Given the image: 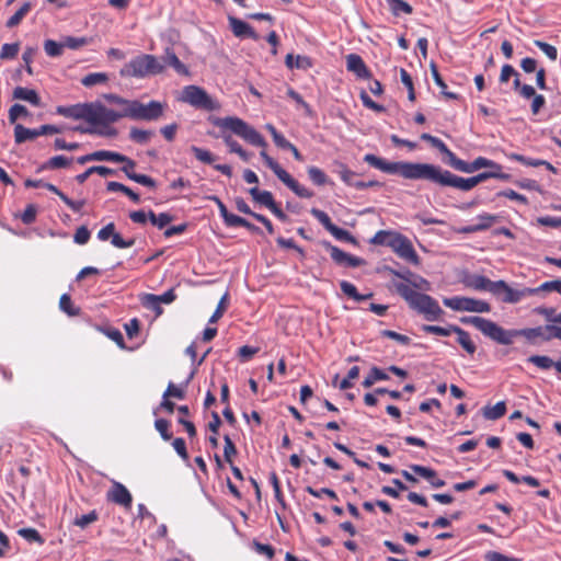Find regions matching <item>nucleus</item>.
Listing matches in <instances>:
<instances>
[{"label":"nucleus","mask_w":561,"mask_h":561,"mask_svg":"<svg viewBox=\"0 0 561 561\" xmlns=\"http://www.w3.org/2000/svg\"><path fill=\"white\" fill-rule=\"evenodd\" d=\"M364 161L388 174H399L407 180H426L436 185L443 187H455L462 192L471 191L478 184L489 179H493L494 176L493 173H489L486 171L465 179L451 173L448 170H444L436 164L404 161L389 162L373 153H367L364 157Z\"/></svg>","instance_id":"f257e3e1"},{"label":"nucleus","mask_w":561,"mask_h":561,"mask_svg":"<svg viewBox=\"0 0 561 561\" xmlns=\"http://www.w3.org/2000/svg\"><path fill=\"white\" fill-rule=\"evenodd\" d=\"M210 123L220 129H229L232 134L240 137L248 144L262 148L260 152L261 158L265 164L275 173L288 188H290L297 196L301 198H311L313 192L300 185L286 170H284L278 162L267 154L265 148L267 142L264 137L245 121L237 116L227 117H210Z\"/></svg>","instance_id":"f03ea898"},{"label":"nucleus","mask_w":561,"mask_h":561,"mask_svg":"<svg viewBox=\"0 0 561 561\" xmlns=\"http://www.w3.org/2000/svg\"><path fill=\"white\" fill-rule=\"evenodd\" d=\"M393 287L408 302L409 307L422 313L427 321H436L444 313L443 309L433 297L415 291L409 284L393 283Z\"/></svg>","instance_id":"7ed1b4c3"},{"label":"nucleus","mask_w":561,"mask_h":561,"mask_svg":"<svg viewBox=\"0 0 561 561\" xmlns=\"http://www.w3.org/2000/svg\"><path fill=\"white\" fill-rule=\"evenodd\" d=\"M460 282L467 288L488 291L505 304H517V297H514V288L510 287L505 280H491L483 275L465 273Z\"/></svg>","instance_id":"20e7f679"},{"label":"nucleus","mask_w":561,"mask_h":561,"mask_svg":"<svg viewBox=\"0 0 561 561\" xmlns=\"http://www.w3.org/2000/svg\"><path fill=\"white\" fill-rule=\"evenodd\" d=\"M164 66L153 55L142 54L133 58L121 70L123 77L145 78L161 73Z\"/></svg>","instance_id":"39448f33"},{"label":"nucleus","mask_w":561,"mask_h":561,"mask_svg":"<svg viewBox=\"0 0 561 561\" xmlns=\"http://www.w3.org/2000/svg\"><path fill=\"white\" fill-rule=\"evenodd\" d=\"M180 100L196 108L206 111H214L218 108V104L209 96V94L204 89L196 85L185 87Z\"/></svg>","instance_id":"423d86ee"},{"label":"nucleus","mask_w":561,"mask_h":561,"mask_svg":"<svg viewBox=\"0 0 561 561\" xmlns=\"http://www.w3.org/2000/svg\"><path fill=\"white\" fill-rule=\"evenodd\" d=\"M443 304L455 311H468L479 313L491 311V306L489 302L470 297L455 296L450 298H444Z\"/></svg>","instance_id":"0eeeda50"},{"label":"nucleus","mask_w":561,"mask_h":561,"mask_svg":"<svg viewBox=\"0 0 561 561\" xmlns=\"http://www.w3.org/2000/svg\"><path fill=\"white\" fill-rule=\"evenodd\" d=\"M501 332L497 343L502 345L512 344L513 340L518 336H524L531 344H537L539 341L545 342L542 327L514 330H505L501 327Z\"/></svg>","instance_id":"6e6552de"},{"label":"nucleus","mask_w":561,"mask_h":561,"mask_svg":"<svg viewBox=\"0 0 561 561\" xmlns=\"http://www.w3.org/2000/svg\"><path fill=\"white\" fill-rule=\"evenodd\" d=\"M117 122L116 111L100 102L89 103L88 123L94 126L107 127Z\"/></svg>","instance_id":"1a4fd4ad"},{"label":"nucleus","mask_w":561,"mask_h":561,"mask_svg":"<svg viewBox=\"0 0 561 561\" xmlns=\"http://www.w3.org/2000/svg\"><path fill=\"white\" fill-rule=\"evenodd\" d=\"M165 104L159 101H150L144 104L138 100H134V121L152 122L158 121L164 113Z\"/></svg>","instance_id":"9d476101"},{"label":"nucleus","mask_w":561,"mask_h":561,"mask_svg":"<svg viewBox=\"0 0 561 561\" xmlns=\"http://www.w3.org/2000/svg\"><path fill=\"white\" fill-rule=\"evenodd\" d=\"M390 248L396 252L401 259L407 262L419 265L420 257L415 252L411 241L402 236L401 233L394 232L390 242Z\"/></svg>","instance_id":"9b49d317"},{"label":"nucleus","mask_w":561,"mask_h":561,"mask_svg":"<svg viewBox=\"0 0 561 561\" xmlns=\"http://www.w3.org/2000/svg\"><path fill=\"white\" fill-rule=\"evenodd\" d=\"M460 321L463 324L473 325L485 336L495 341L496 343L499 342L500 334H502L501 327L497 323L478 316L462 317Z\"/></svg>","instance_id":"f8f14e48"},{"label":"nucleus","mask_w":561,"mask_h":561,"mask_svg":"<svg viewBox=\"0 0 561 561\" xmlns=\"http://www.w3.org/2000/svg\"><path fill=\"white\" fill-rule=\"evenodd\" d=\"M551 291H556L561 295V279L545 282L536 288L524 287L522 289H514V297H517L518 302L525 297L539 295L541 293L547 294Z\"/></svg>","instance_id":"ddd939ff"},{"label":"nucleus","mask_w":561,"mask_h":561,"mask_svg":"<svg viewBox=\"0 0 561 561\" xmlns=\"http://www.w3.org/2000/svg\"><path fill=\"white\" fill-rule=\"evenodd\" d=\"M108 500L126 508L131 506L133 497L125 485L115 482L107 494Z\"/></svg>","instance_id":"4468645a"},{"label":"nucleus","mask_w":561,"mask_h":561,"mask_svg":"<svg viewBox=\"0 0 561 561\" xmlns=\"http://www.w3.org/2000/svg\"><path fill=\"white\" fill-rule=\"evenodd\" d=\"M346 69L360 79H370L371 72L365 65L363 58L357 54L346 56Z\"/></svg>","instance_id":"2eb2a0df"},{"label":"nucleus","mask_w":561,"mask_h":561,"mask_svg":"<svg viewBox=\"0 0 561 561\" xmlns=\"http://www.w3.org/2000/svg\"><path fill=\"white\" fill-rule=\"evenodd\" d=\"M228 21L234 36L250 37L254 41L260 39L259 34L253 30V27L250 24L245 23L244 21L234 16H229Z\"/></svg>","instance_id":"dca6fc26"},{"label":"nucleus","mask_w":561,"mask_h":561,"mask_svg":"<svg viewBox=\"0 0 561 561\" xmlns=\"http://www.w3.org/2000/svg\"><path fill=\"white\" fill-rule=\"evenodd\" d=\"M57 114L73 119H84L88 122L89 103H78L70 106H58Z\"/></svg>","instance_id":"f3484780"},{"label":"nucleus","mask_w":561,"mask_h":561,"mask_svg":"<svg viewBox=\"0 0 561 561\" xmlns=\"http://www.w3.org/2000/svg\"><path fill=\"white\" fill-rule=\"evenodd\" d=\"M410 469L419 474L420 477L426 479L432 486L434 488H442L445 485V481L443 479H439L437 477V473L435 470H433L432 468H428V467H424V466H421V465H412L410 466Z\"/></svg>","instance_id":"a211bd4d"},{"label":"nucleus","mask_w":561,"mask_h":561,"mask_svg":"<svg viewBox=\"0 0 561 561\" xmlns=\"http://www.w3.org/2000/svg\"><path fill=\"white\" fill-rule=\"evenodd\" d=\"M13 99L26 101L34 106L41 105V98L38 96L37 92L33 89L16 87L13 90Z\"/></svg>","instance_id":"6ab92c4d"},{"label":"nucleus","mask_w":561,"mask_h":561,"mask_svg":"<svg viewBox=\"0 0 561 561\" xmlns=\"http://www.w3.org/2000/svg\"><path fill=\"white\" fill-rule=\"evenodd\" d=\"M93 173H98L101 176H108L114 175L116 171L104 165H93L88 168L83 173L78 174L76 176V180L79 184H83L88 180V178Z\"/></svg>","instance_id":"aec40b11"},{"label":"nucleus","mask_w":561,"mask_h":561,"mask_svg":"<svg viewBox=\"0 0 561 561\" xmlns=\"http://www.w3.org/2000/svg\"><path fill=\"white\" fill-rule=\"evenodd\" d=\"M39 136L38 129H30L21 124H16L14 127V138L16 144H22L27 140H33Z\"/></svg>","instance_id":"412c9836"},{"label":"nucleus","mask_w":561,"mask_h":561,"mask_svg":"<svg viewBox=\"0 0 561 561\" xmlns=\"http://www.w3.org/2000/svg\"><path fill=\"white\" fill-rule=\"evenodd\" d=\"M249 193L255 202L268 209L275 204L273 194L268 191H260L257 187H252L249 190Z\"/></svg>","instance_id":"4be33fe9"},{"label":"nucleus","mask_w":561,"mask_h":561,"mask_svg":"<svg viewBox=\"0 0 561 561\" xmlns=\"http://www.w3.org/2000/svg\"><path fill=\"white\" fill-rule=\"evenodd\" d=\"M340 287L344 295L348 296L350 298H352L358 302L373 297V293H369L367 295L359 294L357 291V288L352 283H350L347 280H342L340 283Z\"/></svg>","instance_id":"5701e85b"},{"label":"nucleus","mask_w":561,"mask_h":561,"mask_svg":"<svg viewBox=\"0 0 561 561\" xmlns=\"http://www.w3.org/2000/svg\"><path fill=\"white\" fill-rule=\"evenodd\" d=\"M453 330L454 333L458 335V343L463 347V350L469 354H473L477 350V346L471 341L469 333L459 327H454Z\"/></svg>","instance_id":"b1692460"},{"label":"nucleus","mask_w":561,"mask_h":561,"mask_svg":"<svg viewBox=\"0 0 561 561\" xmlns=\"http://www.w3.org/2000/svg\"><path fill=\"white\" fill-rule=\"evenodd\" d=\"M285 65L289 68L308 69L311 67V59L307 56H296L288 54L285 59Z\"/></svg>","instance_id":"393cba45"},{"label":"nucleus","mask_w":561,"mask_h":561,"mask_svg":"<svg viewBox=\"0 0 561 561\" xmlns=\"http://www.w3.org/2000/svg\"><path fill=\"white\" fill-rule=\"evenodd\" d=\"M322 245L330 251L332 260L339 265H347L348 253L339 249L335 245H332L329 241H323Z\"/></svg>","instance_id":"a878e982"},{"label":"nucleus","mask_w":561,"mask_h":561,"mask_svg":"<svg viewBox=\"0 0 561 561\" xmlns=\"http://www.w3.org/2000/svg\"><path fill=\"white\" fill-rule=\"evenodd\" d=\"M506 412V405L504 401L497 402L493 407H484L483 409V416L486 420H499L502 417Z\"/></svg>","instance_id":"bb28decb"},{"label":"nucleus","mask_w":561,"mask_h":561,"mask_svg":"<svg viewBox=\"0 0 561 561\" xmlns=\"http://www.w3.org/2000/svg\"><path fill=\"white\" fill-rule=\"evenodd\" d=\"M391 13L394 16H399L401 13L411 14L413 12V8L403 0H386Z\"/></svg>","instance_id":"cd10ccee"},{"label":"nucleus","mask_w":561,"mask_h":561,"mask_svg":"<svg viewBox=\"0 0 561 561\" xmlns=\"http://www.w3.org/2000/svg\"><path fill=\"white\" fill-rule=\"evenodd\" d=\"M163 61L165 65L174 68L179 73H186L185 66L181 62V60L178 58V56L172 49H165Z\"/></svg>","instance_id":"c85d7f7f"},{"label":"nucleus","mask_w":561,"mask_h":561,"mask_svg":"<svg viewBox=\"0 0 561 561\" xmlns=\"http://www.w3.org/2000/svg\"><path fill=\"white\" fill-rule=\"evenodd\" d=\"M152 136V130L139 129L137 127H131L129 130L130 140L139 145H146Z\"/></svg>","instance_id":"c756f323"},{"label":"nucleus","mask_w":561,"mask_h":561,"mask_svg":"<svg viewBox=\"0 0 561 561\" xmlns=\"http://www.w3.org/2000/svg\"><path fill=\"white\" fill-rule=\"evenodd\" d=\"M389 376L380 368L373 367L369 375L363 380L362 385L365 388H370L377 380H387Z\"/></svg>","instance_id":"7c9ffc66"},{"label":"nucleus","mask_w":561,"mask_h":561,"mask_svg":"<svg viewBox=\"0 0 561 561\" xmlns=\"http://www.w3.org/2000/svg\"><path fill=\"white\" fill-rule=\"evenodd\" d=\"M470 165H471V173H473L482 168L495 169L497 171L502 170L501 164H499L490 159H486L484 157H478L472 162H470Z\"/></svg>","instance_id":"2f4dec72"},{"label":"nucleus","mask_w":561,"mask_h":561,"mask_svg":"<svg viewBox=\"0 0 561 561\" xmlns=\"http://www.w3.org/2000/svg\"><path fill=\"white\" fill-rule=\"evenodd\" d=\"M148 218L150 222L159 229L165 228L173 220V217L167 213L156 215L152 210L148 213Z\"/></svg>","instance_id":"473e14b6"},{"label":"nucleus","mask_w":561,"mask_h":561,"mask_svg":"<svg viewBox=\"0 0 561 561\" xmlns=\"http://www.w3.org/2000/svg\"><path fill=\"white\" fill-rule=\"evenodd\" d=\"M31 3L25 2L8 21L7 27L12 28L21 23L23 18L30 12Z\"/></svg>","instance_id":"72a5a7b5"},{"label":"nucleus","mask_w":561,"mask_h":561,"mask_svg":"<svg viewBox=\"0 0 561 561\" xmlns=\"http://www.w3.org/2000/svg\"><path fill=\"white\" fill-rule=\"evenodd\" d=\"M71 162V159L65 157V156H55L47 160L43 165L42 169H60V168H67Z\"/></svg>","instance_id":"f704fd0d"},{"label":"nucleus","mask_w":561,"mask_h":561,"mask_svg":"<svg viewBox=\"0 0 561 561\" xmlns=\"http://www.w3.org/2000/svg\"><path fill=\"white\" fill-rule=\"evenodd\" d=\"M116 111L117 122L122 118H130L134 116V100H126L121 105H118V110Z\"/></svg>","instance_id":"c9c22d12"},{"label":"nucleus","mask_w":561,"mask_h":561,"mask_svg":"<svg viewBox=\"0 0 561 561\" xmlns=\"http://www.w3.org/2000/svg\"><path fill=\"white\" fill-rule=\"evenodd\" d=\"M44 50L49 57H59L64 50L62 42L58 43L53 39H46L44 42Z\"/></svg>","instance_id":"e433bc0d"},{"label":"nucleus","mask_w":561,"mask_h":561,"mask_svg":"<svg viewBox=\"0 0 561 561\" xmlns=\"http://www.w3.org/2000/svg\"><path fill=\"white\" fill-rule=\"evenodd\" d=\"M529 363H533L540 369L556 368L557 362H553L549 356L545 355H533L528 358Z\"/></svg>","instance_id":"4c0bfd02"},{"label":"nucleus","mask_w":561,"mask_h":561,"mask_svg":"<svg viewBox=\"0 0 561 561\" xmlns=\"http://www.w3.org/2000/svg\"><path fill=\"white\" fill-rule=\"evenodd\" d=\"M94 154L95 161L119 162L124 160V154L114 151L99 150L94 151Z\"/></svg>","instance_id":"58836bf2"},{"label":"nucleus","mask_w":561,"mask_h":561,"mask_svg":"<svg viewBox=\"0 0 561 561\" xmlns=\"http://www.w3.org/2000/svg\"><path fill=\"white\" fill-rule=\"evenodd\" d=\"M393 231L379 230L376 234L370 239L371 244L376 245H387L390 248V242L393 237Z\"/></svg>","instance_id":"ea45409f"},{"label":"nucleus","mask_w":561,"mask_h":561,"mask_svg":"<svg viewBox=\"0 0 561 561\" xmlns=\"http://www.w3.org/2000/svg\"><path fill=\"white\" fill-rule=\"evenodd\" d=\"M308 176L318 186L324 185L328 181L327 174L318 167H309Z\"/></svg>","instance_id":"a19ab883"},{"label":"nucleus","mask_w":561,"mask_h":561,"mask_svg":"<svg viewBox=\"0 0 561 561\" xmlns=\"http://www.w3.org/2000/svg\"><path fill=\"white\" fill-rule=\"evenodd\" d=\"M107 81V76L103 72H94L84 76L81 83L84 87H93L95 84L104 83Z\"/></svg>","instance_id":"79ce46f5"},{"label":"nucleus","mask_w":561,"mask_h":561,"mask_svg":"<svg viewBox=\"0 0 561 561\" xmlns=\"http://www.w3.org/2000/svg\"><path fill=\"white\" fill-rule=\"evenodd\" d=\"M191 151L194 153L195 158L203 163L211 164L215 161L214 154L206 149L192 146Z\"/></svg>","instance_id":"37998d69"},{"label":"nucleus","mask_w":561,"mask_h":561,"mask_svg":"<svg viewBox=\"0 0 561 561\" xmlns=\"http://www.w3.org/2000/svg\"><path fill=\"white\" fill-rule=\"evenodd\" d=\"M59 308L68 316H78L79 309L75 308L71 301V297L68 294H64L59 300Z\"/></svg>","instance_id":"c03bdc74"},{"label":"nucleus","mask_w":561,"mask_h":561,"mask_svg":"<svg viewBox=\"0 0 561 561\" xmlns=\"http://www.w3.org/2000/svg\"><path fill=\"white\" fill-rule=\"evenodd\" d=\"M18 534L27 541H34L39 545L44 543V539L39 535V533L34 528H21Z\"/></svg>","instance_id":"a18cd8bd"},{"label":"nucleus","mask_w":561,"mask_h":561,"mask_svg":"<svg viewBox=\"0 0 561 561\" xmlns=\"http://www.w3.org/2000/svg\"><path fill=\"white\" fill-rule=\"evenodd\" d=\"M88 44H89V39L87 37L67 36L62 41L64 48L67 47L70 49H78Z\"/></svg>","instance_id":"49530a36"},{"label":"nucleus","mask_w":561,"mask_h":561,"mask_svg":"<svg viewBox=\"0 0 561 561\" xmlns=\"http://www.w3.org/2000/svg\"><path fill=\"white\" fill-rule=\"evenodd\" d=\"M20 49L19 43L4 44L1 47L0 59H13Z\"/></svg>","instance_id":"de8ad7c7"},{"label":"nucleus","mask_w":561,"mask_h":561,"mask_svg":"<svg viewBox=\"0 0 561 561\" xmlns=\"http://www.w3.org/2000/svg\"><path fill=\"white\" fill-rule=\"evenodd\" d=\"M454 327L455 325H449L448 328H443V327H438V325L425 324V325H423L422 330L426 333L442 335V336H448L451 333H454V330H453Z\"/></svg>","instance_id":"09e8293b"},{"label":"nucleus","mask_w":561,"mask_h":561,"mask_svg":"<svg viewBox=\"0 0 561 561\" xmlns=\"http://www.w3.org/2000/svg\"><path fill=\"white\" fill-rule=\"evenodd\" d=\"M534 44L551 60H556L558 58V50L554 46L536 39Z\"/></svg>","instance_id":"8fccbe9b"},{"label":"nucleus","mask_w":561,"mask_h":561,"mask_svg":"<svg viewBox=\"0 0 561 561\" xmlns=\"http://www.w3.org/2000/svg\"><path fill=\"white\" fill-rule=\"evenodd\" d=\"M28 115L27 108L19 103L13 104L9 110V122L14 124L20 116Z\"/></svg>","instance_id":"3c124183"},{"label":"nucleus","mask_w":561,"mask_h":561,"mask_svg":"<svg viewBox=\"0 0 561 561\" xmlns=\"http://www.w3.org/2000/svg\"><path fill=\"white\" fill-rule=\"evenodd\" d=\"M311 215L317 218L322 225L323 227L330 232L331 229L335 226L330 217L328 216L327 213H324L323 210H320L318 208H312L310 210Z\"/></svg>","instance_id":"603ef678"},{"label":"nucleus","mask_w":561,"mask_h":561,"mask_svg":"<svg viewBox=\"0 0 561 561\" xmlns=\"http://www.w3.org/2000/svg\"><path fill=\"white\" fill-rule=\"evenodd\" d=\"M543 330V341H550L552 339L561 340V327L556 324H547L542 327Z\"/></svg>","instance_id":"864d4df0"},{"label":"nucleus","mask_w":561,"mask_h":561,"mask_svg":"<svg viewBox=\"0 0 561 561\" xmlns=\"http://www.w3.org/2000/svg\"><path fill=\"white\" fill-rule=\"evenodd\" d=\"M480 220L479 224L472 226V230H485L492 226V224L497 219L496 216L490 214H483L478 217Z\"/></svg>","instance_id":"5fc2aeb1"},{"label":"nucleus","mask_w":561,"mask_h":561,"mask_svg":"<svg viewBox=\"0 0 561 561\" xmlns=\"http://www.w3.org/2000/svg\"><path fill=\"white\" fill-rule=\"evenodd\" d=\"M36 53H37V48L26 47L22 54V60L25 64V70L28 75H33V68H32L31 64H32Z\"/></svg>","instance_id":"6e6d98bb"},{"label":"nucleus","mask_w":561,"mask_h":561,"mask_svg":"<svg viewBox=\"0 0 561 561\" xmlns=\"http://www.w3.org/2000/svg\"><path fill=\"white\" fill-rule=\"evenodd\" d=\"M227 301H228V293H226L221 297V299L218 302V306H217L215 312L213 313V316L209 319V323L217 322L224 316V313H225V311L227 309Z\"/></svg>","instance_id":"4d7b16f0"},{"label":"nucleus","mask_w":561,"mask_h":561,"mask_svg":"<svg viewBox=\"0 0 561 561\" xmlns=\"http://www.w3.org/2000/svg\"><path fill=\"white\" fill-rule=\"evenodd\" d=\"M400 78H401L402 83L407 87V89L409 91V94H408L409 100L414 101L415 92H414V87H413V81H412L411 76L408 73V71L405 69H401Z\"/></svg>","instance_id":"13d9d810"},{"label":"nucleus","mask_w":561,"mask_h":561,"mask_svg":"<svg viewBox=\"0 0 561 561\" xmlns=\"http://www.w3.org/2000/svg\"><path fill=\"white\" fill-rule=\"evenodd\" d=\"M508 158L511 160H515V161H518L527 167H541L543 165V162H541V159H531V158H527L523 154H519V153H511L508 156Z\"/></svg>","instance_id":"bf43d9fd"},{"label":"nucleus","mask_w":561,"mask_h":561,"mask_svg":"<svg viewBox=\"0 0 561 561\" xmlns=\"http://www.w3.org/2000/svg\"><path fill=\"white\" fill-rule=\"evenodd\" d=\"M169 426L170 423L165 419H158L154 422L156 430L164 440H170L172 438V434L169 432Z\"/></svg>","instance_id":"052dcab7"},{"label":"nucleus","mask_w":561,"mask_h":561,"mask_svg":"<svg viewBox=\"0 0 561 561\" xmlns=\"http://www.w3.org/2000/svg\"><path fill=\"white\" fill-rule=\"evenodd\" d=\"M380 334L383 337H388V339L394 340L398 343L403 344V345H409L410 342H411V339L408 335L400 334V333H398L396 331H392V330H382L380 332Z\"/></svg>","instance_id":"680f3d73"},{"label":"nucleus","mask_w":561,"mask_h":561,"mask_svg":"<svg viewBox=\"0 0 561 561\" xmlns=\"http://www.w3.org/2000/svg\"><path fill=\"white\" fill-rule=\"evenodd\" d=\"M98 519V513L95 511H91L85 515H81L75 519V525L80 528H85L90 524L94 523Z\"/></svg>","instance_id":"e2e57ef3"},{"label":"nucleus","mask_w":561,"mask_h":561,"mask_svg":"<svg viewBox=\"0 0 561 561\" xmlns=\"http://www.w3.org/2000/svg\"><path fill=\"white\" fill-rule=\"evenodd\" d=\"M359 98H360L363 104L366 107H368V108H370V110H373L375 112H378V113L386 111L385 106L376 103L375 101H373L370 99V96L367 94V92L362 91L360 94H359Z\"/></svg>","instance_id":"0e129e2a"},{"label":"nucleus","mask_w":561,"mask_h":561,"mask_svg":"<svg viewBox=\"0 0 561 561\" xmlns=\"http://www.w3.org/2000/svg\"><path fill=\"white\" fill-rule=\"evenodd\" d=\"M224 439H225L224 457L227 462L231 463L232 462L231 458H232V456H234L237 454V448L228 435H225Z\"/></svg>","instance_id":"69168bd1"},{"label":"nucleus","mask_w":561,"mask_h":561,"mask_svg":"<svg viewBox=\"0 0 561 561\" xmlns=\"http://www.w3.org/2000/svg\"><path fill=\"white\" fill-rule=\"evenodd\" d=\"M36 213H37V209H36L35 205L30 204V205L26 206V208L24 209L23 214L21 215V220L25 225H31L36 219Z\"/></svg>","instance_id":"338daca9"},{"label":"nucleus","mask_w":561,"mask_h":561,"mask_svg":"<svg viewBox=\"0 0 561 561\" xmlns=\"http://www.w3.org/2000/svg\"><path fill=\"white\" fill-rule=\"evenodd\" d=\"M485 559L486 561H520L517 558L507 557L497 551H489L485 554Z\"/></svg>","instance_id":"774afa93"}]
</instances>
